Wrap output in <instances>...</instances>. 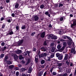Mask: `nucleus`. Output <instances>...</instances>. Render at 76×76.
Wrapping results in <instances>:
<instances>
[{
  "label": "nucleus",
  "instance_id": "nucleus-55",
  "mask_svg": "<svg viewBox=\"0 0 76 76\" xmlns=\"http://www.w3.org/2000/svg\"><path fill=\"white\" fill-rule=\"evenodd\" d=\"M16 30H19V27L18 26H16Z\"/></svg>",
  "mask_w": 76,
  "mask_h": 76
},
{
  "label": "nucleus",
  "instance_id": "nucleus-39",
  "mask_svg": "<svg viewBox=\"0 0 76 76\" xmlns=\"http://www.w3.org/2000/svg\"><path fill=\"white\" fill-rule=\"evenodd\" d=\"M66 38H67L68 39H69L70 41H72V39H71V38L70 37H68V36H66Z\"/></svg>",
  "mask_w": 76,
  "mask_h": 76
},
{
  "label": "nucleus",
  "instance_id": "nucleus-63",
  "mask_svg": "<svg viewBox=\"0 0 76 76\" xmlns=\"http://www.w3.org/2000/svg\"><path fill=\"white\" fill-rule=\"evenodd\" d=\"M22 76H26L25 74H23Z\"/></svg>",
  "mask_w": 76,
  "mask_h": 76
},
{
  "label": "nucleus",
  "instance_id": "nucleus-25",
  "mask_svg": "<svg viewBox=\"0 0 76 76\" xmlns=\"http://www.w3.org/2000/svg\"><path fill=\"white\" fill-rule=\"evenodd\" d=\"M14 66H14V65H12L9 66V67L10 69H13V68L14 67Z\"/></svg>",
  "mask_w": 76,
  "mask_h": 76
},
{
  "label": "nucleus",
  "instance_id": "nucleus-62",
  "mask_svg": "<svg viewBox=\"0 0 76 76\" xmlns=\"http://www.w3.org/2000/svg\"><path fill=\"white\" fill-rule=\"evenodd\" d=\"M76 75V69L75 70V72L74 73V76Z\"/></svg>",
  "mask_w": 76,
  "mask_h": 76
},
{
  "label": "nucleus",
  "instance_id": "nucleus-46",
  "mask_svg": "<svg viewBox=\"0 0 76 76\" xmlns=\"http://www.w3.org/2000/svg\"><path fill=\"white\" fill-rule=\"evenodd\" d=\"M63 76H67V74L65 73L63 74H62Z\"/></svg>",
  "mask_w": 76,
  "mask_h": 76
},
{
  "label": "nucleus",
  "instance_id": "nucleus-23",
  "mask_svg": "<svg viewBox=\"0 0 76 76\" xmlns=\"http://www.w3.org/2000/svg\"><path fill=\"white\" fill-rule=\"evenodd\" d=\"M6 63L8 64H12V62L10 61H6Z\"/></svg>",
  "mask_w": 76,
  "mask_h": 76
},
{
  "label": "nucleus",
  "instance_id": "nucleus-60",
  "mask_svg": "<svg viewBox=\"0 0 76 76\" xmlns=\"http://www.w3.org/2000/svg\"><path fill=\"white\" fill-rule=\"evenodd\" d=\"M53 75H56V72H53Z\"/></svg>",
  "mask_w": 76,
  "mask_h": 76
},
{
  "label": "nucleus",
  "instance_id": "nucleus-30",
  "mask_svg": "<svg viewBox=\"0 0 76 76\" xmlns=\"http://www.w3.org/2000/svg\"><path fill=\"white\" fill-rule=\"evenodd\" d=\"M61 48V46L60 45H58L57 46V48H58V49H60V48Z\"/></svg>",
  "mask_w": 76,
  "mask_h": 76
},
{
  "label": "nucleus",
  "instance_id": "nucleus-53",
  "mask_svg": "<svg viewBox=\"0 0 76 76\" xmlns=\"http://www.w3.org/2000/svg\"><path fill=\"white\" fill-rule=\"evenodd\" d=\"M53 70V68H51V69H50V72H51V73H52Z\"/></svg>",
  "mask_w": 76,
  "mask_h": 76
},
{
  "label": "nucleus",
  "instance_id": "nucleus-42",
  "mask_svg": "<svg viewBox=\"0 0 76 76\" xmlns=\"http://www.w3.org/2000/svg\"><path fill=\"white\" fill-rule=\"evenodd\" d=\"M5 25H6V24H4L2 26V29H3V28H5Z\"/></svg>",
  "mask_w": 76,
  "mask_h": 76
},
{
  "label": "nucleus",
  "instance_id": "nucleus-48",
  "mask_svg": "<svg viewBox=\"0 0 76 76\" xmlns=\"http://www.w3.org/2000/svg\"><path fill=\"white\" fill-rule=\"evenodd\" d=\"M45 13L46 15H48L49 13V12H45Z\"/></svg>",
  "mask_w": 76,
  "mask_h": 76
},
{
  "label": "nucleus",
  "instance_id": "nucleus-26",
  "mask_svg": "<svg viewBox=\"0 0 76 76\" xmlns=\"http://www.w3.org/2000/svg\"><path fill=\"white\" fill-rule=\"evenodd\" d=\"M56 62H57L59 66H61L62 65V64L60 63V61H59V62H58V61H56Z\"/></svg>",
  "mask_w": 76,
  "mask_h": 76
},
{
  "label": "nucleus",
  "instance_id": "nucleus-31",
  "mask_svg": "<svg viewBox=\"0 0 76 76\" xmlns=\"http://www.w3.org/2000/svg\"><path fill=\"white\" fill-rule=\"evenodd\" d=\"M26 28V27L25 25H23L22 26V27H21V29H25V28Z\"/></svg>",
  "mask_w": 76,
  "mask_h": 76
},
{
  "label": "nucleus",
  "instance_id": "nucleus-58",
  "mask_svg": "<svg viewBox=\"0 0 76 76\" xmlns=\"http://www.w3.org/2000/svg\"><path fill=\"white\" fill-rule=\"evenodd\" d=\"M47 72H45V73L44 74L43 76H46V75H47Z\"/></svg>",
  "mask_w": 76,
  "mask_h": 76
},
{
  "label": "nucleus",
  "instance_id": "nucleus-61",
  "mask_svg": "<svg viewBox=\"0 0 76 76\" xmlns=\"http://www.w3.org/2000/svg\"><path fill=\"white\" fill-rule=\"evenodd\" d=\"M37 50V49L35 48H34L33 49V51H35Z\"/></svg>",
  "mask_w": 76,
  "mask_h": 76
},
{
  "label": "nucleus",
  "instance_id": "nucleus-17",
  "mask_svg": "<svg viewBox=\"0 0 76 76\" xmlns=\"http://www.w3.org/2000/svg\"><path fill=\"white\" fill-rule=\"evenodd\" d=\"M52 36H53L52 34H50L48 36V39H50V37H52Z\"/></svg>",
  "mask_w": 76,
  "mask_h": 76
},
{
  "label": "nucleus",
  "instance_id": "nucleus-6",
  "mask_svg": "<svg viewBox=\"0 0 76 76\" xmlns=\"http://www.w3.org/2000/svg\"><path fill=\"white\" fill-rule=\"evenodd\" d=\"M45 32L41 33L40 36L42 38H44V37L45 36Z\"/></svg>",
  "mask_w": 76,
  "mask_h": 76
},
{
  "label": "nucleus",
  "instance_id": "nucleus-28",
  "mask_svg": "<svg viewBox=\"0 0 76 76\" xmlns=\"http://www.w3.org/2000/svg\"><path fill=\"white\" fill-rule=\"evenodd\" d=\"M39 58H41V57H44L43 54H40V55L39 54Z\"/></svg>",
  "mask_w": 76,
  "mask_h": 76
},
{
  "label": "nucleus",
  "instance_id": "nucleus-11",
  "mask_svg": "<svg viewBox=\"0 0 76 76\" xmlns=\"http://www.w3.org/2000/svg\"><path fill=\"white\" fill-rule=\"evenodd\" d=\"M71 53H73L74 54H75V53H76V51H75V49L72 48V50L71 51Z\"/></svg>",
  "mask_w": 76,
  "mask_h": 76
},
{
  "label": "nucleus",
  "instance_id": "nucleus-10",
  "mask_svg": "<svg viewBox=\"0 0 76 76\" xmlns=\"http://www.w3.org/2000/svg\"><path fill=\"white\" fill-rule=\"evenodd\" d=\"M14 59L15 60H17L18 59V56L14 54Z\"/></svg>",
  "mask_w": 76,
  "mask_h": 76
},
{
  "label": "nucleus",
  "instance_id": "nucleus-2",
  "mask_svg": "<svg viewBox=\"0 0 76 76\" xmlns=\"http://www.w3.org/2000/svg\"><path fill=\"white\" fill-rule=\"evenodd\" d=\"M70 58V56L69 55L65 54V56L64 59V60H67Z\"/></svg>",
  "mask_w": 76,
  "mask_h": 76
},
{
  "label": "nucleus",
  "instance_id": "nucleus-22",
  "mask_svg": "<svg viewBox=\"0 0 76 76\" xmlns=\"http://www.w3.org/2000/svg\"><path fill=\"white\" fill-rule=\"evenodd\" d=\"M26 70V69L24 68H22L21 70V72H24V71H25Z\"/></svg>",
  "mask_w": 76,
  "mask_h": 76
},
{
  "label": "nucleus",
  "instance_id": "nucleus-37",
  "mask_svg": "<svg viewBox=\"0 0 76 76\" xmlns=\"http://www.w3.org/2000/svg\"><path fill=\"white\" fill-rule=\"evenodd\" d=\"M47 61H51V59L50 58V57H48L47 58Z\"/></svg>",
  "mask_w": 76,
  "mask_h": 76
},
{
  "label": "nucleus",
  "instance_id": "nucleus-9",
  "mask_svg": "<svg viewBox=\"0 0 76 76\" xmlns=\"http://www.w3.org/2000/svg\"><path fill=\"white\" fill-rule=\"evenodd\" d=\"M51 39H57V37L56 36H52Z\"/></svg>",
  "mask_w": 76,
  "mask_h": 76
},
{
  "label": "nucleus",
  "instance_id": "nucleus-43",
  "mask_svg": "<svg viewBox=\"0 0 76 76\" xmlns=\"http://www.w3.org/2000/svg\"><path fill=\"white\" fill-rule=\"evenodd\" d=\"M68 45H71L72 44V42H68Z\"/></svg>",
  "mask_w": 76,
  "mask_h": 76
},
{
  "label": "nucleus",
  "instance_id": "nucleus-14",
  "mask_svg": "<svg viewBox=\"0 0 76 76\" xmlns=\"http://www.w3.org/2000/svg\"><path fill=\"white\" fill-rule=\"evenodd\" d=\"M8 31L9 32V34L10 35H12L13 34V31H12V30H9Z\"/></svg>",
  "mask_w": 76,
  "mask_h": 76
},
{
  "label": "nucleus",
  "instance_id": "nucleus-7",
  "mask_svg": "<svg viewBox=\"0 0 76 76\" xmlns=\"http://www.w3.org/2000/svg\"><path fill=\"white\" fill-rule=\"evenodd\" d=\"M27 54H28V56H29V54H30V52H29L28 51L27 52V53H26L25 52H24L23 53V54L24 56H27Z\"/></svg>",
  "mask_w": 76,
  "mask_h": 76
},
{
  "label": "nucleus",
  "instance_id": "nucleus-51",
  "mask_svg": "<svg viewBox=\"0 0 76 76\" xmlns=\"http://www.w3.org/2000/svg\"><path fill=\"white\" fill-rule=\"evenodd\" d=\"M5 44V43H4V42H3L1 43V45L2 46H4Z\"/></svg>",
  "mask_w": 76,
  "mask_h": 76
},
{
  "label": "nucleus",
  "instance_id": "nucleus-64",
  "mask_svg": "<svg viewBox=\"0 0 76 76\" xmlns=\"http://www.w3.org/2000/svg\"><path fill=\"white\" fill-rule=\"evenodd\" d=\"M12 17H14V16H15V14L14 13L12 14Z\"/></svg>",
  "mask_w": 76,
  "mask_h": 76
},
{
  "label": "nucleus",
  "instance_id": "nucleus-21",
  "mask_svg": "<svg viewBox=\"0 0 76 76\" xmlns=\"http://www.w3.org/2000/svg\"><path fill=\"white\" fill-rule=\"evenodd\" d=\"M30 62V59H28V60L26 64V65L27 66V65H28V64H29V63Z\"/></svg>",
  "mask_w": 76,
  "mask_h": 76
},
{
  "label": "nucleus",
  "instance_id": "nucleus-35",
  "mask_svg": "<svg viewBox=\"0 0 76 76\" xmlns=\"http://www.w3.org/2000/svg\"><path fill=\"white\" fill-rule=\"evenodd\" d=\"M19 58L20 60H22L23 59V57L22 56L20 55L19 56Z\"/></svg>",
  "mask_w": 76,
  "mask_h": 76
},
{
  "label": "nucleus",
  "instance_id": "nucleus-16",
  "mask_svg": "<svg viewBox=\"0 0 76 76\" xmlns=\"http://www.w3.org/2000/svg\"><path fill=\"white\" fill-rule=\"evenodd\" d=\"M55 50H56V48L54 47H53L52 48L51 51L52 53H54L55 51Z\"/></svg>",
  "mask_w": 76,
  "mask_h": 76
},
{
  "label": "nucleus",
  "instance_id": "nucleus-52",
  "mask_svg": "<svg viewBox=\"0 0 76 76\" xmlns=\"http://www.w3.org/2000/svg\"><path fill=\"white\" fill-rule=\"evenodd\" d=\"M35 32H33V33H31V35L32 36H34V35H35Z\"/></svg>",
  "mask_w": 76,
  "mask_h": 76
},
{
  "label": "nucleus",
  "instance_id": "nucleus-8",
  "mask_svg": "<svg viewBox=\"0 0 76 76\" xmlns=\"http://www.w3.org/2000/svg\"><path fill=\"white\" fill-rule=\"evenodd\" d=\"M41 50L43 51H47V48L44 47H42L41 48Z\"/></svg>",
  "mask_w": 76,
  "mask_h": 76
},
{
  "label": "nucleus",
  "instance_id": "nucleus-59",
  "mask_svg": "<svg viewBox=\"0 0 76 76\" xmlns=\"http://www.w3.org/2000/svg\"><path fill=\"white\" fill-rule=\"evenodd\" d=\"M44 67H45V65H42L41 66V68H44Z\"/></svg>",
  "mask_w": 76,
  "mask_h": 76
},
{
  "label": "nucleus",
  "instance_id": "nucleus-15",
  "mask_svg": "<svg viewBox=\"0 0 76 76\" xmlns=\"http://www.w3.org/2000/svg\"><path fill=\"white\" fill-rule=\"evenodd\" d=\"M65 19V17L64 16H63L62 17H61L60 18V20L61 21H62L63 20H64Z\"/></svg>",
  "mask_w": 76,
  "mask_h": 76
},
{
  "label": "nucleus",
  "instance_id": "nucleus-49",
  "mask_svg": "<svg viewBox=\"0 0 76 76\" xmlns=\"http://www.w3.org/2000/svg\"><path fill=\"white\" fill-rule=\"evenodd\" d=\"M43 57H45L47 55V54L46 53H44V54H43Z\"/></svg>",
  "mask_w": 76,
  "mask_h": 76
},
{
  "label": "nucleus",
  "instance_id": "nucleus-24",
  "mask_svg": "<svg viewBox=\"0 0 76 76\" xmlns=\"http://www.w3.org/2000/svg\"><path fill=\"white\" fill-rule=\"evenodd\" d=\"M6 48H7L6 47V46H4V47L2 48H1V50L4 51V50H6Z\"/></svg>",
  "mask_w": 76,
  "mask_h": 76
},
{
  "label": "nucleus",
  "instance_id": "nucleus-27",
  "mask_svg": "<svg viewBox=\"0 0 76 76\" xmlns=\"http://www.w3.org/2000/svg\"><path fill=\"white\" fill-rule=\"evenodd\" d=\"M7 58H8V57L7 56H6L4 58V62H6L7 61Z\"/></svg>",
  "mask_w": 76,
  "mask_h": 76
},
{
  "label": "nucleus",
  "instance_id": "nucleus-19",
  "mask_svg": "<svg viewBox=\"0 0 76 76\" xmlns=\"http://www.w3.org/2000/svg\"><path fill=\"white\" fill-rule=\"evenodd\" d=\"M19 7V4L18 3H16L15 5V8L17 9Z\"/></svg>",
  "mask_w": 76,
  "mask_h": 76
},
{
  "label": "nucleus",
  "instance_id": "nucleus-5",
  "mask_svg": "<svg viewBox=\"0 0 76 76\" xmlns=\"http://www.w3.org/2000/svg\"><path fill=\"white\" fill-rule=\"evenodd\" d=\"M43 70H41L40 71H39L38 74V76H41L42 74H43Z\"/></svg>",
  "mask_w": 76,
  "mask_h": 76
},
{
  "label": "nucleus",
  "instance_id": "nucleus-12",
  "mask_svg": "<svg viewBox=\"0 0 76 76\" xmlns=\"http://www.w3.org/2000/svg\"><path fill=\"white\" fill-rule=\"evenodd\" d=\"M15 52L17 54H21L22 53V51L20 50H16L15 51Z\"/></svg>",
  "mask_w": 76,
  "mask_h": 76
},
{
  "label": "nucleus",
  "instance_id": "nucleus-57",
  "mask_svg": "<svg viewBox=\"0 0 76 76\" xmlns=\"http://www.w3.org/2000/svg\"><path fill=\"white\" fill-rule=\"evenodd\" d=\"M15 70H19V68L18 67H16L15 68Z\"/></svg>",
  "mask_w": 76,
  "mask_h": 76
},
{
  "label": "nucleus",
  "instance_id": "nucleus-47",
  "mask_svg": "<svg viewBox=\"0 0 76 76\" xmlns=\"http://www.w3.org/2000/svg\"><path fill=\"white\" fill-rule=\"evenodd\" d=\"M4 56V54H2L1 55V58H3Z\"/></svg>",
  "mask_w": 76,
  "mask_h": 76
},
{
  "label": "nucleus",
  "instance_id": "nucleus-54",
  "mask_svg": "<svg viewBox=\"0 0 76 76\" xmlns=\"http://www.w3.org/2000/svg\"><path fill=\"white\" fill-rule=\"evenodd\" d=\"M58 68L59 69H60V70H61V69H62V67H61V66H59L58 67Z\"/></svg>",
  "mask_w": 76,
  "mask_h": 76
},
{
  "label": "nucleus",
  "instance_id": "nucleus-1",
  "mask_svg": "<svg viewBox=\"0 0 76 76\" xmlns=\"http://www.w3.org/2000/svg\"><path fill=\"white\" fill-rule=\"evenodd\" d=\"M63 45L64 46L62 48L59 50V51L60 52H63V50L64 49L66 46L67 45V42H63Z\"/></svg>",
  "mask_w": 76,
  "mask_h": 76
},
{
  "label": "nucleus",
  "instance_id": "nucleus-3",
  "mask_svg": "<svg viewBox=\"0 0 76 76\" xmlns=\"http://www.w3.org/2000/svg\"><path fill=\"white\" fill-rule=\"evenodd\" d=\"M34 19L35 22L38 21L39 20V17L37 15H35L34 17Z\"/></svg>",
  "mask_w": 76,
  "mask_h": 76
},
{
  "label": "nucleus",
  "instance_id": "nucleus-13",
  "mask_svg": "<svg viewBox=\"0 0 76 76\" xmlns=\"http://www.w3.org/2000/svg\"><path fill=\"white\" fill-rule=\"evenodd\" d=\"M32 68L29 67L28 71V73H31V72H32Z\"/></svg>",
  "mask_w": 76,
  "mask_h": 76
},
{
  "label": "nucleus",
  "instance_id": "nucleus-38",
  "mask_svg": "<svg viewBox=\"0 0 76 76\" xmlns=\"http://www.w3.org/2000/svg\"><path fill=\"white\" fill-rule=\"evenodd\" d=\"M63 6V4H62L60 3L59 4L58 7H62Z\"/></svg>",
  "mask_w": 76,
  "mask_h": 76
},
{
  "label": "nucleus",
  "instance_id": "nucleus-44",
  "mask_svg": "<svg viewBox=\"0 0 76 76\" xmlns=\"http://www.w3.org/2000/svg\"><path fill=\"white\" fill-rule=\"evenodd\" d=\"M54 42L52 43L50 45L51 47H53V46H54Z\"/></svg>",
  "mask_w": 76,
  "mask_h": 76
},
{
  "label": "nucleus",
  "instance_id": "nucleus-29",
  "mask_svg": "<svg viewBox=\"0 0 76 76\" xmlns=\"http://www.w3.org/2000/svg\"><path fill=\"white\" fill-rule=\"evenodd\" d=\"M70 61L69 60H68L66 61V64H67V65H69L70 63Z\"/></svg>",
  "mask_w": 76,
  "mask_h": 76
},
{
  "label": "nucleus",
  "instance_id": "nucleus-41",
  "mask_svg": "<svg viewBox=\"0 0 76 76\" xmlns=\"http://www.w3.org/2000/svg\"><path fill=\"white\" fill-rule=\"evenodd\" d=\"M60 53H57L56 54V56L57 57H59V56H60Z\"/></svg>",
  "mask_w": 76,
  "mask_h": 76
},
{
  "label": "nucleus",
  "instance_id": "nucleus-40",
  "mask_svg": "<svg viewBox=\"0 0 76 76\" xmlns=\"http://www.w3.org/2000/svg\"><path fill=\"white\" fill-rule=\"evenodd\" d=\"M19 75V72H17L16 73V76H18Z\"/></svg>",
  "mask_w": 76,
  "mask_h": 76
},
{
  "label": "nucleus",
  "instance_id": "nucleus-50",
  "mask_svg": "<svg viewBox=\"0 0 76 76\" xmlns=\"http://www.w3.org/2000/svg\"><path fill=\"white\" fill-rule=\"evenodd\" d=\"M12 73L13 74V75H14L15 74V71H12Z\"/></svg>",
  "mask_w": 76,
  "mask_h": 76
},
{
  "label": "nucleus",
  "instance_id": "nucleus-34",
  "mask_svg": "<svg viewBox=\"0 0 76 76\" xmlns=\"http://www.w3.org/2000/svg\"><path fill=\"white\" fill-rule=\"evenodd\" d=\"M44 7V5L43 4L41 5L40 6V8L42 9H43Z\"/></svg>",
  "mask_w": 76,
  "mask_h": 76
},
{
  "label": "nucleus",
  "instance_id": "nucleus-36",
  "mask_svg": "<svg viewBox=\"0 0 76 76\" xmlns=\"http://www.w3.org/2000/svg\"><path fill=\"white\" fill-rule=\"evenodd\" d=\"M58 60H62V56H59L58 58Z\"/></svg>",
  "mask_w": 76,
  "mask_h": 76
},
{
  "label": "nucleus",
  "instance_id": "nucleus-33",
  "mask_svg": "<svg viewBox=\"0 0 76 76\" xmlns=\"http://www.w3.org/2000/svg\"><path fill=\"white\" fill-rule=\"evenodd\" d=\"M54 57V54L52 53L50 55V58H53Z\"/></svg>",
  "mask_w": 76,
  "mask_h": 76
},
{
  "label": "nucleus",
  "instance_id": "nucleus-45",
  "mask_svg": "<svg viewBox=\"0 0 76 76\" xmlns=\"http://www.w3.org/2000/svg\"><path fill=\"white\" fill-rule=\"evenodd\" d=\"M7 20V22L9 23H10L11 22V20L10 19H9Z\"/></svg>",
  "mask_w": 76,
  "mask_h": 76
},
{
  "label": "nucleus",
  "instance_id": "nucleus-20",
  "mask_svg": "<svg viewBox=\"0 0 76 76\" xmlns=\"http://www.w3.org/2000/svg\"><path fill=\"white\" fill-rule=\"evenodd\" d=\"M23 43V40H21L18 43V45H20L21 44H22Z\"/></svg>",
  "mask_w": 76,
  "mask_h": 76
},
{
  "label": "nucleus",
  "instance_id": "nucleus-56",
  "mask_svg": "<svg viewBox=\"0 0 76 76\" xmlns=\"http://www.w3.org/2000/svg\"><path fill=\"white\" fill-rule=\"evenodd\" d=\"M35 61L36 62H38V58H35Z\"/></svg>",
  "mask_w": 76,
  "mask_h": 76
},
{
  "label": "nucleus",
  "instance_id": "nucleus-18",
  "mask_svg": "<svg viewBox=\"0 0 76 76\" xmlns=\"http://www.w3.org/2000/svg\"><path fill=\"white\" fill-rule=\"evenodd\" d=\"M44 45H48V41H45L44 43Z\"/></svg>",
  "mask_w": 76,
  "mask_h": 76
},
{
  "label": "nucleus",
  "instance_id": "nucleus-4",
  "mask_svg": "<svg viewBox=\"0 0 76 76\" xmlns=\"http://www.w3.org/2000/svg\"><path fill=\"white\" fill-rule=\"evenodd\" d=\"M76 20H74L73 21V23L72 24L71 26V28H73V27L74 26H76Z\"/></svg>",
  "mask_w": 76,
  "mask_h": 76
},
{
  "label": "nucleus",
  "instance_id": "nucleus-32",
  "mask_svg": "<svg viewBox=\"0 0 76 76\" xmlns=\"http://www.w3.org/2000/svg\"><path fill=\"white\" fill-rule=\"evenodd\" d=\"M41 63L42 64H44V63H45V61L44 60H42L41 61Z\"/></svg>",
  "mask_w": 76,
  "mask_h": 76
}]
</instances>
